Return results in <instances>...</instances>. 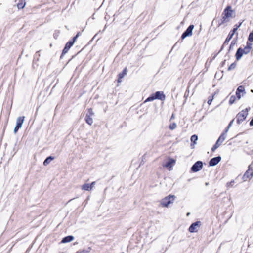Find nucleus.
<instances>
[{
    "label": "nucleus",
    "instance_id": "1",
    "mask_svg": "<svg viewBox=\"0 0 253 253\" xmlns=\"http://www.w3.org/2000/svg\"><path fill=\"white\" fill-rule=\"evenodd\" d=\"M79 37V31L77 32L76 35L74 36L71 40H70L65 45V46L62 50L61 54L60 59H62L64 56L68 52L69 49L72 47L77 41L78 38Z\"/></svg>",
    "mask_w": 253,
    "mask_h": 253
},
{
    "label": "nucleus",
    "instance_id": "2",
    "mask_svg": "<svg viewBox=\"0 0 253 253\" xmlns=\"http://www.w3.org/2000/svg\"><path fill=\"white\" fill-rule=\"evenodd\" d=\"M251 48L252 44L251 43L247 42V45L243 48L241 47L238 48L236 53V57L237 60H239L244 54H247L249 53L251 51Z\"/></svg>",
    "mask_w": 253,
    "mask_h": 253
},
{
    "label": "nucleus",
    "instance_id": "3",
    "mask_svg": "<svg viewBox=\"0 0 253 253\" xmlns=\"http://www.w3.org/2000/svg\"><path fill=\"white\" fill-rule=\"evenodd\" d=\"M175 199V196L173 195H169L164 198L161 201V205L163 207L168 208L169 205L172 204Z\"/></svg>",
    "mask_w": 253,
    "mask_h": 253
},
{
    "label": "nucleus",
    "instance_id": "4",
    "mask_svg": "<svg viewBox=\"0 0 253 253\" xmlns=\"http://www.w3.org/2000/svg\"><path fill=\"white\" fill-rule=\"evenodd\" d=\"M160 99L161 100H164L165 99V95L164 94L163 92L157 91L154 95L151 96L147 98L145 101V102L148 101H152L155 99Z\"/></svg>",
    "mask_w": 253,
    "mask_h": 253
},
{
    "label": "nucleus",
    "instance_id": "5",
    "mask_svg": "<svg viewBox=\"0 0 253 253\" xmlns=\"http://www.w3.org/2000/svg\"><path fill=\"white\" fill-rule=\"evenodd\" d=\"M233 12V11L232 10L231 7L230 6H228L223 11L222 16L223 21L222 23L227 21L228 20H227V19L232 17Z\"/></svg>",
    "mask_w": 253,
    "mask_h": 253
},
{
    "label": "nucleus",
    "instance_id": "6",
    "mask_svg": "<svg viewBox=\"0 0 253 253\" xmlns=\"http://www.w3.org/2000/svg\"><path fill=\"white\" fill-rule=\"evenodd\" d=\"M250 108L249 109L247 108L245 110H242V111L240 112L237 115V122L238 124H240L241 122H242L244 120H245L248 114V110H249Z\"/></svg>",
    "mask_w": 253,
    "mask_h": 253
},
{
    "label": "nucleus",
    "instance_id": "7",
    "mask_svg": "<svg viewBox=\"0 0 253 253\" xmlns=\"http://www.w3.org/2000/svg\"><path fill=\"white\" fill-rule=\"evenodd\" d=\"M253 177V164H251L248 167V169L243 175V179L246 180L247 178L251 179Z\"/></svg>",
    "mask_w": 253,
    "mask_h": 253
},
{
    "label": "nucleus",
    "instance_id": "8",
    "mask_svg": "<svg viewBox=\"0 0 253 253\" xmlns=\"http://www.w3.org/2000/svg\"><path fill=\"white\" fill-rule=\"evenodd\" d=\"M194 25H190L187 29L184 31V32L181 35V39H184L188 36H190L192 35V31L194 29Z\"/></svg>",
    "mask_w": 253,
    "mask_h": 253
},
{
    "label": "nucleus",
    "instance_id": "9",
    "mask_svg": "<svg viewBox=\"0 0 253 253\" xmlns=\"http://www.w3.org/2000/svg\"><path fill=\"white\" fill-rule=\"evenodd\" d=\"M200 225L201 222L200 221H197L192 223L189 228V231L191 233L197 232Z\"/></svg>",
    "mask_w": 253,
    "mask_h": 253
},
{
    "label": "nucleus",
    "instance_id": "10",
    "mask_svg": "<svg viewBox=\"0 0 253 253\" xmlns=\"http://www.w3.org/2000/svg\"><path fill=\"white\" fill-rule=\"evenodd\" d=\"M203 167V163L201 161H197L192 167L191 170L193 172L199 171Z\"/></svg>",
    "mask_w": 253,
    "mask_h": 253
},
{
    "label": "nucleus",
    "instance_id": "11",
    "mask_svg": "<svg viewBox=\"0 0 253 253\" xmlns=\"http://www.w3.org/2000/svg\"><path fill=\"white\" fill-rule=\"evenodd\" d=\"M25 116H20L17 118L16 125V127L21 128L25 120Z\"/></svg>",
    "mask_w": 253,
    "mask_h": 253
},
{
    "label": "nucleus",
    "instance_id": "12",
    "mask_svg": "<svg viewBox=\"0 0 253 253\" xmlns=\"http://www.w3.org/2000/svg\"><path fill=\"white\" fill-rule=\"evenodd\" d=\"M221 159V158L220 156L212 158L209 162V165L210 166H214L220 161Z\"/></svg>",
    "mask_w": 253,
    "mask_h": 253
},
{
    "label": "nucleus",
    "instance_id": "13",
    "mask_svg": "<svg viewBox=\"0 0 253 253\" xmlns=\"http://www.w3.org/2000/svg\"><path fill=\"white\" fill-rule=\"evenodd\" d=\"M74 239V237L72 235H68L63 237L60 242V243H69L73 241Z\"/></svg>",
    "mask_w": 253,
    "mask_h": 253
},
{
    "label": "nucleus",
    "instance_id": "14",
    "mask_svg": "<svg viewBox=\"0 0 253 253\" xmlns=\"http://www.w3.org/2000/svg\"><path fill=\"white\" fill-rule=\"evenodd\" d=\"M245 89L243 86H240L238 87L236 90V95L238 99H240L241 97V93H242L244 91Z\"/></svg>",
    "mask_w": 253,
    "mask_h": 253
},
{
    "label": "nucleus",
    "instance_id": "15",
    "mask_svg": "<svg viewBox=\"0 0 253 253\" xmlns=\"http://www.w3.org/2000/svg\"><path fill=\"white\" fill-rule=\"evenodd\" d=\"M55 159V157L51 155L49 156L46 158L43 161V164L44 166H46L48 165L52 160Z\"/></svg>",
    "mask_w": 253,
    "mask_h": 253
},
{
    "label": "nucleus",
    "instance_id": "16",
    "mask_svg": "<svg viewBox=\"0 0 253 253\" xmlns=\"http://www.w3.org/2000/svg\"><path fill=\"white\" fill-rule=\"evenodd\" d=\"M18 2L17 3V6L18 9H23L26 5L25 0H18Z\"/></svg>",
    "mask_w": 253,
    "mask_h": 253
},
{
    "label": "nucleus",
    "instance_id": "17",
    "mask_svg": "<svg viewBox=\"0 0 253 253\" xmlns=\"http://www.w3.org/2000/svg\"><path fill=\"white\" fill-rule=\"evenodd\" d=\"M127 74V69L125 68L122 73H120L118 75V82L121 83L122 82V79Z\"/></svg>",
    "mask_w": 253,
    "mask_h": 253
},
{
    "label": "nucleus",
    "instance_id": "18",
    "mask_svg": "<svg viewBox=\"0 0 253 253\" xmlns=\"http://www.w3.org/2000/svg\"><path fill=\"white\" fill-rule=\"evenodd\" d=\"M233 36V34H231V32L228 34L227 37L226 38V39L222 45L221 49L223 48V47L224 46H225L226 45H227L228 44V42H229L230 40L232 39Z\"/></svg>",
    "mask_w": 253,
    "mask_h": 253
},
{
    "label": "nucleus",
    "instance_id": "19",
    "mask_svg": "<svg viewBox=\"0 0 253 253\" xmlns=\"http://www.w3.org/2000/svg\"><path fill=\"white\" fill-rule=\"evenodd\" d=\"M175 163V161L173 159H170L168 162H167L164 166L168 168H170L172 167V164Z\"/></svg>",
    "mask_w": 253,
    "mask_h": 253
},
{
    "label": "nucleus",
    "instance_id": "20",
    "mask_svg": "<svg viewBox=\"0 0 253 253\" xmlns=\"http://www.w3.org/2000/svg\"><path fill=\"white\" fill-rule=\"evenodd\" d=\"M39 52H40V51H37L35 54V55L34 56V59H33V63H34V62H37L39 61V58L40 56V55L39 54Z\"/></svg>",
    "mask_w": 253,
    "mask_h": 253
},
{
    "label": "nucleus",
    "instance_id": "21",
    "mask_svg": "<svg viewBox=\"0 0 253 253\" xmlns=\"http://www.w3.org/2000/svg\"><path fill=\"white\" fill-rule=\"evenodd\" d=\"M82 189L84 190H86V191H90L91 190L90 186L89 184H88V183H86V184H84L82 186Z\"/></svg>",
    "mask_w": 253,
    "mask_h": 253
},
{
    "label": "nucleus",
    "instance_id": "22",
    "mask_svg": "<svg viewBox=\"0 0 253 253\" xmlns=\"http://www.w3.org/2000/svg\"><path fill=\"white\" fill-rule=\"evenodd\" d=\"M85 120L86 123L90 125H91L93 123V121L92 118L91 117L88 116V114H86Z\"/></svg>",
    "mask_w": 253,
    "mask_h": 253
},
{
    "label": "nucleus",
    "instance_id": "23",
    "mask_svg": "<svg viewBox=\"0 0 253 253\" xmlns=\"http://www.w3.org/2000/svg\"><path fill=\"white\" fill-rule=\"evenodd\" d=\"M226 139V134L225 133H223L219 137L218 139V140H219L221 143H223V142Z\"/></svg>",
    "mask_w": 253,
    "mask_h": 253
},
{
    "label": "nucleus",
    "instance_id": "24",
    "mask_svg": "<svg viewBox=\"0 0 253 253\" xmlns=\"http://www.w3.org/2000/svg\"><path fill=\"white\" fill-rule=\"evenodd\" d=\"M198 139V137L196 135H193L191 137V141L193 142L194 144L196 143V141Z\"/></svg>",
    "mask_w": 253,
    "mask_h": 253
},
{
    "label": "nucleus",
    "instance_id": "25",
    "mask_svg": "<svg viewBox=\"0 0 253 253\" xmlns=\"http://www.w3.org/2000/svg\"><path fill=\"white\" fill-rule=\"evenodd\" d=\"M248 40L251 42H253V30L249 35Z\"/></svg>",
    "mask_w": 253,
    "mask_h": 253
},
{
    "label": "nucleus",
    "instance_id": "26",
    "mask_svg": "<svg viewBox=\"0 0 253 253\" xmlns=\"http://www.w3.org/2000/svg\"><path fill=\"white\" fill-rule=\"evenodd\" d=\"M60 31H55V32L53 34V37L54 39H57L59 35Z\"/></svg>",
    "mask_w": 253,
    "mask_h": 253
},
{
    "label": "nucleus",
    "instance_id": "27",
    "mask_svg": "<svg viewBox=\"0 0 253 253\" xmlns=\"http://www.w3.org/2000/svg\"><path fill=\"white\" fill-rule=\"evenodd\" d=\"M235 99H236V97L235 96H231L230 98L229 103L230 104H232L233 103H234L235 101Z\"/></svg>",
    "mask_w": 253,
    "mask_h": 253
},
{
    "label": "nucleus",
    "instance_id": "28",
    "mask_svg": "<svg viewBox=\"0 0 253 253\" xmlns=\"http://www.w3.org/2000/svg\"><path fill=\"white\" fill-rule=\"evenodd\" d=\"M233 122V121H232L231 122H230V123L229 124V125H228V126H227L226 129L224 130V131L223 132V133H225V134H226L227 132H228L229 129L230 128L231 125H232V123Z\"/></svg>",
    "mask_w": 253,
    "mask_h": 253
},
{
    "label": "nucleus",
    "instance_id": "29",
    "mask_svg": "<svg viewBox=\"0 0 253 253\" xmlns=\"http://www.w3.org/2000/svg\"><path fill=\"white\" fill-rule=\"evenodd\" d=\"M87 114H88V116L91 117L93 115L94 113L92 109H88V112Z\"/></svg>",
    "mask_w": 253,
    "mask_h": 253
},
{
    "label": "nucleus",
    "instance_id": "30",
    "mask_svg": "<svg viewBox=\"0 0 253 253\" xmlns=\"http://www.w3.org/2000/svg\"><path fill=\"white\" fill-rule=\"evenodd\" d=\"M176 127V124L173 123L169 126V128L171 130L174 129Z\"/></svg>",
    "mask_w": 253,
    "mask_h": 253
},
{
    "label": "nucleus",
    "instance_id": "31",
    "mask_svg": "<svg viewBox=\"0 0 253 253\" xmlns=\"http://www.w3.org/2000/svg\"><path fill=\"white\" fill-rule=\"evenodd\" d=\"M79 53V52H78L76 54L73 55L70 59H69L68 61V62L66 63L67 64L69 63L73 59H74L78 54Z\"/></svg>",
    "mask_w": 253,
    "mask_h": 253
},
{
    "label": "nucleus",
    "instance_id": "32",
    "mask_svg": "<svg viewBox=\"0 0 253 253\" xmlns=\"http://www.w3.org/2000/svg\"><path fill=\"white\" fill-rule=\"evenodd\" d=\"M213 99V96H210L209 97V99H208V103L209 105L211 104Z\"/></svg>",
    "mask_w": 253,
    "mask_h": 253
},
{
    "label": "nucleus",
    "instance_id": "33",
    "mask_svg": "<svg viewBox=\"0 0 253 253\" xmlns=\"http://www.w3.org/2000/svg\"><path fill=\"white\" fill-rule=\"evenodd\" d=\"M21 129L20 128L18 127H16V126H15V127L14 128L13 132L14 134H16L19 129Z\"/></svg>",
    "mask_w": 253,
    "mask_h": 253
},
{
    "label": "nucleus",
    "instance_id": "34",
    "mask_svg": "<svg viewBox=\"0 0 253 253\" xmlns=\"http://www.w3.org/2000/svg\"><path fill=\"white\" fill-rule=\"evenodd\" d=\"M21 129L20 128L18 127H16V126H15V127L14 128L13 132L14 134H16L19 129Z\"/></svg>",
    "mask_w": 253,
    "mask_h": 253
},
{
    "label": "nucleus",
    "instance_id": "35",
    "mask_svg": "<svg viewBox=\"0 0 253 253\" xmlns=\"http://www.w3.org/2000/svg\"><path fill=\"white\" fill-rule=\"evenodd\" d=\"M236 64H231L230 66L228 68V70H230L235 68Z\"/></svg>",
    "mask_w": 253,
    "mask_h": 253
},
{
    "label": "nucleus",
    "instance_id": "36",
    "mask_svg": "<svg viewBox=\"0 0 253 253\" xmlns=\"http://www.w3.org/2000/svg\"><path fill=\"white\" fill-rule=\"evenodd\" d=\"M234 182V181H231V182H228V183H227V184H226L227 187H232V185H233V183Z\"/></svg>",
    "mask_w": 253,
    "mask_h": 253
},
{
    "label": "nucleus",
    "instance_id": "37",
    "mask_svg": "<svg viewBox=\"0 0 253 253\" xmlns=\"http://www.w3.org/2000/svg\"><path fill=\"white\" fill-rule=\"evenodd\" d=\"M222 143H221V142L219 141V140H218L216 141V143H215V145L217 147H219L222 144Z\"/></svg>",
    "mask_w": 253,
    "mask_h": 253
},
{
    "label": "nucleus",
    "instance_id": "38",
    "mask_svg": "<svg viewBox=\"0 0 253 253\" xmlns=\"http://www.w3.org/2000/svg\"><path fill=\"white\" fill-rule=\"evenodd\" d=\"M90 251V248H88L87 250H83L82 252H80V253H87L89 252Z\"/></svg>",
    "mask_w": 253,
    "mask_h": 253
},
{
    "label": "nucleus",
    "instance_id": "39",
    "mask_svg": "<svg viewBox=\"0 0 253 253\" xmlns=\"http://www.w3.org/2000/svg\"><path fill=\"white\" fill-rule=\"evenodd\" d=\"M237 30V28H234V29L232 31V33L231 34H233V35H234L235 32ZM231 32V31L230 32Z\"/></svg>",
    "mask_w": 253,
    "mask_h": 253
},
{
    "label": "nucleus",
    "instance_id": "40",
    "mask_svg": "<svg viewBox=\"0 0 253 253\" xmlns=\"http://www.w3.org/2000/svg\"><path fill=\"white\" fill-rule=\"evenodd\" d=\"M95 184V182H92L90 184H89L91 190L94 187Z\"/></svg>",
    "mask_w": 253,
    "mask_h": 253
},
{
    "label": "nucleus",
    "instance_id": "41",
    "mask_svg": "<svg viewBox=\"0 0 253 253\" xmlns=\"http://www.w3.org/2000/svg\"><path fill=\"white\" fill-rule=\"evenodd\" d=\"M218 147L215 145H214L212 148L211 150L212 151H214Z\"/></svg>",
    "mask_w": 253,
    "mask_h": 253
},
{
    "label": "nucleus",
    "instance_id": "42",
    "mask_svg": "<svg viewBox=\"0 0 253 253\" xmlns=\"http://www.w3.org/2000/svg\"><path fill=\"white\" fill-rule=\"evenodd\" d=\"M250 125L251 126H253V118H252L251 122H250Z\"/></svg>",
    "mask_w": 253,
    "mask_h": 253
},
{
    "label": "nucleus",
    "instance_id": "43",
    "mask_svg": "<svg viewBox=\"0 0 253 253\" xmlns=\"http://www.w3.org/2000/svg\"><path fill=\"white\" fill-rule=\"evenodd\" d=\"M241 23H240L239 25H235V28H237V29L241 26Z\"/></svg>",
    "mask_w": 253,
    "mask_h": 253
},
{
    "label": "nucleus",
    "instance_id": "44",
    "mask_svg": "<svg viewBox=\"0 0 253 253\" xmlns=\"http://www.w3.org/2000/svg\"><path fill=\"white\" fill-rule=\"evenodd\" d=\"M233 44H234V43H233V41H232L231 42V43L230 45V48H231L232 46L233 45Z\"/></svg>",
    "mask_w": 253,
    "mask_h": 253
},
{
    "label": "nucleus",
    "instance_id": "45",
    "mask_svg": "<svg viewBox=\"0 0 253 253\" xmlns=\"http://www.w3.org/2000/svg\"><path fill=\"white\" fill-rule=\"evenodd\" d=\"M5 128H6V125L4 126V129H3V132H4L5 131Z\"/></svg>",
    "mask_w": 253,
    "mask_h": 253
},
{
    "label": "nucleus",
    "instance_id": "46",
    "mask_svg": "<svg viewBox=\"0 0 253 253\" xmlns=\"http://www.w3.org/2000/svg\"><path fill=\"white\" fill-rule=\"evenodd\" d=\"M76 127L75 126H74V128H73L72 131H73L74 129H76Z\"/></svg>",
    "mask_w": 253,
    "mask_h": 253
},
{
    "label": "nucleus",
    "instance_id": "47",
    "mask_svg": "<svg viewBox=\"0 0 253 253\" xmlns=\"http://www.w3.org/2000/svg\"><path fill=\"white\" fill-rule=\"evenodd\" d=\"M75 253H79V250L77 251Z\"/></svg>",
    "mask_w": 253,
    "mask_h": 253
},
{
    "label": "nucleus",
    "instance_id": "48",
    "mask_svg": "<svg viewBox=\"0 0 253 253\" xmlns=\"http://www.w3.org/2000/svg\"><path fill=\"white\" fill-rule=\"evenodd\" d=\"M209 185V183H206V185Z\"/></svg>",
    "mask_w": 253,
    "mask_h": 253
},
{
    "label": "nucleus",
    "instance_id": "49",
    "mask_svg": "<svg viewBox=\"0 0 253 253\" xmlns=\"http://www.w3.org/2000/svg\"><path fill=\"white\" fill-rule=\"evenodd\" d=\"M251 91H252V92H253V90H252Z\"/></svg>",
    "mask_w": 253,
    "mask_h": 253
}]
</instances>
